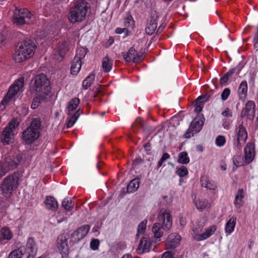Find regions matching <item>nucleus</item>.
Here are the masks:
<instances>
[{
  "instance_id": "obj_8",
  "label": "nucleus",
  "mask_w": 258,
  "mask_h": 258,
  "mask_svg": "<svg viewBox=\"0 0 258 258\" xmlns=\"http://www.w3.org/2000/svg\"><path fill=\"white\" fill-rule=\"evenodd\" d=\"M69 235L64 233L58 236L57 239V247L61 254L62 258H67L69 254V247L68 239Z\"/></svg>"
},
{
  "instance_id": "obj_12",
  "label": "nucleus",
  "mask_w": 258,
  "mask_h": 258,
  "mask_svg": "<svg viewBox=\"0 0 258 258\" xmlns=\"http://www.w3.org/2000/svg\"><path fill=\"white\" fill-rule=\"evenodd\" d=\"M255 105L253 101H247L240 112V117H246L247 119L253 120L255 116Z\"/></svg>"
},
{
  "instance_id": "obj_37",
  "label": "nucleus",
  "mask_w": 258,
  "mask_h": 258,
  "mask_svg": "<svg viewBox=\"0 0 258 258\" xmlns=\"http://www.w3.org/2000/svg\"><path fill=\"white\" fill-rule=\"evenodd\" d=\"M213 92V90H211L210 93H206L204 95H201L198 97L195 101V103H201L203 104L204 102L207 101L209 100V98L211 97Z\"/></svg>"
},
{
  "instance_id": "obj_10",
  "label": "nucleus",
  "mask_w": 258,
  "mask_h": 258,
  "mask_svg": "<svg viewBox=\"0 0 258 258\" xmlns=\"http://www.w3.org/2000/svg\"><path fill=\"white\" fill-rule=\"evenodd\" d=\"M159 15L156 11H151L149 18L147 19V26L145 29L146 33L147 35L153 34L157 27V21Z\"/></svg>"
},
{
  "instance_id": "obj_34",
  "label": "nucleus",
  "mask_w": 258,
  "mask_h": 258,
  "mask_svg": "<svg viewBox=\"0 0 258 258\" xmlns=\"http://www.w3.org/2000/svg\"><path fill=\"white\" fill-rule=\"evenodd\" d=\"M80 103V99L78 98H74L71 99L69 102L68 109L69 112L74 111L78 107Z\"/></svg>"
},
{
  "instance_id": "obj_26",
  "label": "nucleus",
  "mask_w": 258,
  "mask_h": 258,
  "mask_svg": "<svg viewBox=\"0 0 258 258\" xmlns=\"http://www.w3.org/2000/svg\"><path fill=\"white\" fill-rule=\"evenodd\" d=\"M247 139V133L245 127L243 126L242 123L239 125V131L237 135V140H241L245 142Z\"/></svg>"
},
{
  "instance_id": "obj_9",
  "label": "nucleus",
  "mask_w": 258,
  "mask_h": 258,
  "mask_svg": "<svg viewBox=\"0 0 258 258\" xmlns=\"http://www.w3.org/2000/svg\"><path fill=\"white\" fill-rule=\"evenodd\" d=\"M90 229L89 225H84L74 231L71 235L70 244L73 245L79 242L88 233Z\"/></svg>"
},
{
  "instance_id": "obj_1",
  "label": "nucleus",
  "mask_w": 258,
  "mask_h": 258,
  "mask_svg": "<svg viewBox=\"0 0 258 258\" xmlns=\"http://www.w3.org/2000/svg\"><path fill=\"white\" fill-rule=\"evenodd\" d=\"M89 8V4L85 0H76L70 9L68 15L69 21L72 24L83 21Z\"/></svg>"
},
{
  "instance_id": "obj_35",
  "label": "nucleus",
  "mask_w": 258,
  "mask_h": 258,
  "mask_svg": "<svg viewBox=\"0 0 258 258\" xmlns=\"http://www.w3.org/2000/svg\"><path fill=\"white\" fill-rule=\"evenodd\" d=\"M36 97L33 99L31 104V108L33 109H36L41 103L42 101H44L46 97H41L40 94H36Z\"/></svg>"
},
{
  "instance_id": "obj_54",
  "label": "nucleus",
  "mask_w": 258,
  "mask_h": 258,
  "mask_svg": "<svg viewBox=\"0 0 258 258\" xmlns=\"http://www.w3.org/2000/svg\"><path fill=\"white\" fill-rule=\"evenodd\" d=\"M195 111L197 113H200L201 111H202L203 108L204 107V105L201 103H195Z\"/></svg>"
},
{
  "instance_id": "obj_3",
  "label": "nucleus",
  "mask_w": 258,
  "mask_h": 258,
  "mask_svg": "<svg viewBox=\"0 0 258 258\" xmlns=\"http://www.w3.org/2000/svg\"><path fill=\"white\" fill-rule=\"evenodd\" d=\"M31 83V90L36 94H40L41 97H46L51 91L50 81L43 73L36 75Z\"/></svg>"
},
{
  "instance_id": "obj_36",
  "label": "nucleus",
  "mask_w": 258,
  "mask_h": 258,
  "mask_svg": "<svg viewBox=\"0 0 258 258\" xmlns=\"http://www.w3.org/2000/svg\"><path fill=\"white\" fill-rule=\"evenodd\" d=\"M74 206V203L68 198H65L62 202L61 206L68 211H71Z\"/></svg>"
},
{
  "instance_id": "obj_13",
  "label": "nucleus",
  "mask_w": 258,
  "mask_h": 258,
  "mask_svg": "<svg viewBox=\"0 0 258 258\" xmlns=\"http://www.w3.org/2000/svg\"><path fill=\"white\" fill-rule=\"evenodd\" d=\"M244 162L249 164L252 162L255 156L254 145L252 143H248L244 148Z\"/></svg>"
},
{
  "instance_id": "obj_21",
  "label": "nucleus",
  "mask_w": 258,
  "mask_h": 258,
  "mask_svg": "<svg viewBox=\"0 0 258 258\" xmlns=\"http://www.w3.org/2000/svg\"><path fill=\"white\" fill-rule=\"evenodd\" d=\"M47 209L53 211H56L58 207V204L56 200L51 196H47L44 201Z\"/></svg>"
},
{
  "instance_id": "obj_20",
  "label": "nucleus",
  "mask_w": 258,
  "mask_h": 258,
  "mask_svg": "<svg viewBox=\"0 0 258 258\" xmlns=\"http://www.w3.org/2000/svg\"><path fill=\"white\" fill-rule=\"evenodd\" d=\"M81 58L76 56L72 61L71 73L73 75H76L81 69Z\"/></svg>"
},
{
  "instance_id": "obj_63",
  "label": "nucleus",
  "mask_w": 258,
  "mask_h": 258,
  "mask_svg": "<svg viewBox=\"0 0 258 258\" xmlns=\"http://www.w3.org/2000/svg\"><path fill=\"white\" fill-rule=\"evenodd\" d=\"M107 42L109 45H111L114 42V39L113 37H110L108 40Z\"/></svg>"
},
{
  "instance_id": "obj_11",
  "label": "nucleus",
  "mask_w": 258,
  "mask_h": 258,
  "mask_svg": "<svg viewBox=\"0 0 258 258\" xmlns=\"http://www.w3.org/2000/svg\"><path fill=\"white\" fill-rule=\"evenodd\" d=\"M23 160V157L21 153L16 154L13 157L6 158L3 162L1 163L9 171L10 170H13L16 168L19 164Z\"/></svg>"
},
{
  "instance_id": "obj_38",
  "label": "nucleus",
  "mask_w": 258,
  "mask_h": 258,
  "mask_svg": "<svg viewBox=\"0 0 258 258\" xmlns=\"http://www.w3.org/2000/svg\"><path fill=\"white\" fill-rule=\"evenodd\" d=\"M17 11V13L18 14L20 15V16L24 17L28 19H30L32 16L31 12L29 11L27 9H16L15 11Z\"/></svg>"
},
{
  "instance_id": "obj_19",
  "label": "nucleus",
  "mask_w": 258,
  "mask_h": 258,
  "mask_svg": "<svg viewBox=\"0 0 258 258\" xmlns=\"http://www.w3.org/2000/svg\"><path fill=\"white\" fill-rule=\"evenodd\" d=\"M68 50V48L66 42L59 44L57 51L55 53L54 58L58 62L61 61L63 59L65 54Z\"/></svg>"
},
{
  "instance_id": "obj_58",
  "label": "nucleus",
  "mask_w": 258,
  "mask_h": 258,
  "mask_svg": "<svg viewBox=\"0 0 258 258\" xmlns=\"http://www.w3.org/2000/svg\"><path fill=\"white\" fill-rule=\"evenodd\" d=\"M144 162V160L141 158L136 159L133 162V166L135 167L137 165L142 163Z\"/></svg>"
},
{
  "instance_id": "obj_33",
  "label": "nucleus",
  "mask_w": 258,
  "mask_h": 258,
  "mask_svg": "<svg viewBox=\"0 0 258 258\" xmlns=\"http://www.w3.org/2000/svg\"><path fill=\"white\" fill-rule=\"evenodd\" d=\"M189 158L186 152H182L179 154L178 162L182 164H186L189 162Z\"/></svg>"
},
{
  "instance_id": "obj_7",
  "label": "nucleus",
  "mask_w": 258,
  "mask_h": 258,
  "mask_svg": "<svg viewBox=\"0 0 258 258\" xmlns=\"http://www.w3.org/2000/svg\"><path fill=\"white\" fill-rule=\"evenodd\" d=\"M19 176L17 173H13L6 177L1 185V190L4 194H11L18 186Z\"/></svg>"
},
{
  "instance_id": "obj_52",
  "label": "nucleus",
  "mask_w": 258,
  "mask_h": 258,
  "mask_svg": "<svg viewBox=\"0 0 258 258\" xmlns=\"http://www.w3.org/2000/svg\"><path fill=\"white\" fill-rule=\"evenodd\" d=\"M144 58V54L143 53L139 54L137 52V55L136 56L135 59H133V62L135 63H139L142 61Z\"/></svg>"
},
{
  "instance_id": "obj_64",
  "label": "nucleus",
  "mask_w": 258,
  "mask_h": 258,
  "mask_svg": "<svg viewBox=\"0 0 258 258\" xmlns=\"http://www.w3.org/2000/svg\"><path fill=\"white\" fill-rule=\"evenodd\" d=\"M122 258H133L131 254L127 253L123 255Z\"/></svg>"
},
{
  "instance_id": "obj_57",
  "label": "nucleus",
  "mask_w": 258,
  "mask_h": 258,
  "mask_svg": "<svg viewBox=\"0 0 258 258\" xmlns=\"http://www.w3.org/2000/svg\"><path fill=\"white\" fill-rule=\"evenodd\" d=\"M222 114L226 117H231L232 116V112L228 108H226Z\"/></svg>"
},
{
  "instance_id": "obj_62",
  "label": "nucleus",
  "mask_w": 258,
  "mask_h": 258,
  "mask_svg": "<svg viewBox=\"0 0 258 258\" xmlns=\"http://www.w3.org/2000/svg\"><path fill=\"white\" fill-rule=\"evenodd\" d=\"M126 193H127V190L126 189V190H125V188H122V190L120 191V196H121V197H123V196L125 194H126Z\"/></svg>"
},
{
  "instance_id": "obj_17",
  "label": "nucleus",
  "mask_w": 258,
  "mask_h": 258,
  "mask_svg": "<svg viewBox=\"0 0 258 258\" xmlns=\"http://www.w3.org/2000/svg\"><path fill=\"white\" fill-rule=\"evenodd\" d=\"M205 118L203 114H199L197 117H195L194 121H192L190 125V127L195 132H199L202 126L204 124V121Z\"/></svg>"
},
{
  "instance_id": "obj_41",
  "label": "nucleus",
  "mask_w": 258,
  "mask_h": 258,
  "mask_svg": "<svg viewBox=\"0 0 258 258\" xmlns=\"http://www.w3.org/2000/svg\"><path fill=\"white\" fill-rule=\"evenodd\" d=\"M176 173L180 177H182L187 175L188 170L185 166H181L180 167L177 169Z\"/></svg>"
},
{
  "instance_id": "obj_22",
  "label": "nucleus",
  "mask_w": 258,
  "mask_h": 258,
  "mask_svg": "<svg viewBox=\"0 0 258 258\" xmlns=\"http://www.w3.org/2000/svg\"><path fill=\"white\" fill-rule=\"evenodd\" d=\"M244 197V191L243 189H239L235 195L234 205L236 208L240 209L243 205V198Z\"/></svg>"
},
{
  "instance_id": "obj_28",
  "label": "nucleus",
  "mask_w": 258,
  "mask_h": 258,
  "mask_svg": "<svg viewBox=\"0 0 258 258\" xmlns=\"http://www.w3.org/2000/svg\"><path fill=\"white\" fill-rule=\"evenodd\" d=\"M113 60L107 56L103 58L102 60V68L105 72H109L112 67Z\"/></svg>"
},
{
  "instance_id": "obj_30",
  "label": "nucleus",
  "mask_w": 258,
  "mask_h": 258,
  "mask_svg": "<svg viewBox=\"0 0 258 258\" xmlns=\"http://www.w3.org/2000/svg\"><path fill=\"white\" fill-rule=\"evenodd\" d=\"M82 112L79 109L73 115H71L70 118L68 119L67 122V127L68 128L72 127Z\"/></svg>"
},
{
  "instance_id": "obj_60",
  "label": "nucleus",
  "mask_w": 258,
  "mask_h": 258,
  "mask_svg": "<svg viewBox=\"0 0 258 258\" xmlns=\"http://www.w3.org/2000/svg\"><path fill=\"white\" fill-rule=\"evenodd\" d=\"M144 147L145 150L147 152L150 151L151 150V144L149 142H148L145 145H144Z\"/></svg>"
},
{
  "instance_id": "obj_49",
  "label": "nucleus",
  "mask_w": 258,
  "mask_h": 258,
  "mask_svg": "<svg viewBox=\"0 0 258 258\" xmlns=\"http://www.w3.org/2000/svg\"><path fill=\"white\" fill-rule=\"evenodd\" d=\"M244 67V64L240 62L235 68L231 69L229 71H233V75L234 73H236L237 75H239L241 70Z\"/></svg>"
},
{
  "instance_id": "obj_55",
  "label": "nucleus",
  "mask_w": 258,
  "mask_h": 258,
  "mask_svg": "<svg viewBox=\"0 0 258 258\" xmlns=\"http://www.w3.org/2000/svg\"><path fill=\"white\" fill-rule=\"evenodd\" d=\"M194 131H193V130H192L191 127H190L186 131V132L183 135V137L187 139L190 138L191 137V134H192V135L193 136V132Z\"/></svg>"
},
{
  "instance_id": "obj_40",
  "label": "nucleus",
  "mask_w": 258,
  "mask_h": 258,
  "mask_svg": "<svg viewBox=\"0 0 258 258\" xmlns=\"http://www.w3.org/2000/svg\"><path fill=\"white\" fill-rule=\"evenodd\" d=\"M247 84L246 81H243L240 84L239 87V94H243L245 96L247 94Z\"/></svg>"
},
{
  "instance_id": "obj_24",
  "label": "nucleus",
  "mask_w": 258,
  "mask_h": 258,
  "mask_svg": "<svg viewBox=\"0 0 258 258\" xmlns=\"http://www.w3.org/2000/svg\"><path fill=\"white\" fill-rule=\"evenodd\" d=\"M124 60L126 62L133 61L136 56L137 55V52L134 47H131L126 53L122 54Z\"/></svg>"
},
{
  "instance_id": "obj_44",
  "label": "nucleus",
  "mask_w": 258,
  "mask_h": 258,
  "mask_svg": "<svg viewBox=\"0 0 258 258\" xmlns=\"http://www.w3.org/2000/svg\"><path fill=\"white\" fill-rule=\"evenodd\" d=\"M170 157V156L169 154L167 153H165L163 154L162 156L161 157V159L158 162L157 164V168L160 167L162 165L163 162H164L167 159H169Z\"/></svg>"
},
{
  "instance_id": "obj_2",
  "label": "nucleus",
  "mask_w": 258,
  "mask_h": 258,
  "mask_svg": "<svg viewBox=\"0 0 258 258\" xmlns=\"http://www.w3.org/2000/svg\"><path fill=\"white\" fill-rule=\"evenodd\" d=\"M13 59L17 62H21L33 56L37 47L35 42L31 39L25 40L18 44Z\"/></svg>"
},
{
  "instance_id": "obj_23",
  "label": "nucleus",
  "mask_w": 258,
  "mask_h": 258,
  "mask_svg": "<svg viewBox=\"0 0 258 258\" xmlns=\"http://www.w3.org/2000/svg\"><path fill=\"white\" fill-rule=\"evenodd\" d=\"M216 229L215 225L209 227L204 233L198 236L197 240L200 241L208 238L214 233Z\"/></svg>"
},
{
  "instance_id": "obj_32",
  "label": "nucleus",
  "mask_w": 258,
  "mask_h": 258,
  "mask_svg": "<svg viewBox=\"0 0 258 258\" xmlns=\"http://www.w3.org/2000/svg\"><path fill=\"white\" fill-rule=\"evenodd\" d=\"M95 79V75L93 74L88 76L83 82L82 86L85 89H87L93 84Z\"/></svg>"
},
{
  "instance_id": "obj_53",
  "label": "nucleus",
  "mask_w": 258,
  "mask_h": 258,
  "mask_svg": "<svg viewBox=\"0 0 258 258\" xmlns=\"http://www.w3.org/2000/svg\"><path fill=\"white\" fill-rule=\"evenodd\" d=\"M8 172L3 164L0 162V178H1L5 174Z\"/></svg>"
},
{
  "instance_id": "obj_4",
  "label": "nucleus",
  "mask_w": 258,
  "mask_h": 258,
  "mask_svg": "<svg viewBox=\"0 0 258 258\" xmlns=\"http://www.w3.org/2000/svg\"><path fill=\"white\" fill-rule=\"evenodd\" d=\"M158 219V221L161 222L162 223L160 222L155 223L153 225L152 231L154 233L155 237L159 238L163 235L161 229L169 230L172 227V220L169 213L163 209L161 210Z\"/></svg>"
},
{
  "instance_id": "obj_27",
  "label": "nucleus",
  "mask_w": 258,
  "mask_h": 258,
  "mask_svg": "<svg viewBox=\"0 0 258 258\" xmlns=\"http://www.w3.org/2000/svg\"><path fill=\"white\" fill-rule=\"evenodd\" d=\"M25 17L20 16L16 11H14V15L12 17L13 22L17 25H22L26 23Z\"/></svg>"
},
{
  "instance_id": "obj_31",
  "label": "nucleus",
  "mask_w": 258,
  "mask_h": 258,
  "mask_svg": "<svg viewBox=\"0 0 258 258\" xmlns=\"http://www.w3.org/2000/svg\"><path fill=\"white\" fill-rule=\"evenodd\" d=\"M25 248L20 247L12 251L9 255L8 258H21L24 254Z\"/></svg>"
},
{
  "instance_id": "obj_51",
  "label": "nucleus",
  "mask_w": 258,
  "mask_h": 258,
  "mask_svg": "<svg viewBox=\"0 0 258 258\" xmlns=\"http://www.w3.org/2000/svg\"><path fill=\"white\" fill-rule=\"evenodd\" d=\"M230 93V90L229 88H225L221 94V99L223 101L226 100Z\"/></svg>"
},
{
  "instance_id": "obj_59",
  "label": "nucleus",
  "mask_w": 258,
  "mask_h": 258,
  "mask_svg": "<svg viewBox=\"0 0 258 258\" xmlns=\"http://www.w3.org/2000/svg\"><path fill=\"white\" fill-rule=\"evenodd\" d=\"M125 31H127L128 30L126 28H117L116 29L115 32L117 34H121L122 33H123Z\"/></svg>"
},
{
  "instance_id": "obj_39",
  "label": "nucleus",
  "mask_w": 258,
  "mask_h": 258,
  "mask_svg": "<svg viewBox=\"0 0 258 258\" xmlns=\"http://www.w3.org/2000/svg\"><path fill=\"white\" fill-rule=\"evenodd\" d=\"M233 75V71H229L220 80V84L221 86L225 85L228 82L230 77Z\"/></svg>"
},
{
  "instance_id": "obj_6",
  "label": "nucleus",
  "mask_w": 258,
  "mask_h": 258,
  "mask_svg": "<svg viewBox=\"0 0 258 258\" xmlns=\"http://www.w3.org/2000/svg\"><path fill=\"white\" fill-rule=\"evenodd\" d=\"M18 125L19 122L14 119L4 128L0 136L1 142L4 146L10 145L13 142L14 130Z\"/></svg>"
},
{
  "instance_id": "obj_50",
  "label": "nucleus",
  "mask_w": 258,
  "mask_h": 258,
  "mask_svg": "<svg viewBox=\"0 0 258 258\" xmlns=\"http://www.w3.org/2000/svg\"><path fill=\"white\" fill-rule=\"evenodd\" d=\"M163 199L165 200V201H161L160 203L161 207L164 205H168L172 201V199L171 197L168 198L167 196H163Z\"/></svg>"
},
{
  "instance_id": "obj_5",
  "label": "nucleus",
  "mask_w": 258,
  "mask_h": 258,
  "mask_svg": "<svg viewBox=\"0 0 258 258\" xmlns=\"http://www.w3.org/2000/svg\"><path fill=\"white\" fill-rule=\"evenodd\" d=\"M41 121L39 118H33L30 125L22 133V139L28 145L32 144L40 136Z\"/></svg>"
},
{
  "instance_id": "obj_61",
  "label": "nucleus",
  "mask_w": 258,
  "mask_h": 258,
  "mask_svg": "<svg viewBox=\"0 0 258 258\" xmlns=\"http://www.w3.org/2000/svg\"><path fill=\"white\" fill-rule=\"evenodd\" d=\"M165 27V26L163 25V24H161L158 28L157 29V33H160L162 32V31L163 30L164 28Z\"/></svg>"
},
{
  "instance_id": "obj_48",
  "label": "nucleus",
  "mask_w": 258,
  "mask_h": 258,
  "mask_svg": "<svg viewBox=\"0 0 258 258\" xmlns=\"http://www.w3.org/2000/svg\"><path fill=\"white\" fill-rule=\"evenodd\" d=\"M225 143V138L223 136H219L216 139V144L218 146H223Z\"/></svg>"
},
{
  "instance_id": "obj_42",
  "label": "nucleus",
  "mask_w": 258,
  "mask_h": 258,
  "mask_svg": "<svg viewBox=\"0 0 258 258\" xmlns=\"http://www.w3.org/2000/svg\"><path fill=\"white\" fill-rule=\"evenodd\" d=\"M208 205V201L207 200H200L196 203V206L198 209L203 210Z\"/></svg>"
},
{
  "instance_id": "obj_56",
  "label": "nucleus",
  "mask_w": 258,
  "mask_h": 258,
  "mask_svg": "<svg viewBox=\"0 0 258 258\" xmlns=\"http://www.w3.org/2000/svg\"><path fill=\"white\" fill-rule=\"evenodd\" d=\"M161 258H174V257L170 251H167L162 254Z\"/></svg>"
},
{
  "instance_id": "obj_14",
  "label": "nucleus",
  "mask_w": 258,
  "mask_h": 258,
  "mask_svg": "<svg viewBox=\"0 0 258 258\" xmlns=\"http://www.w3.org/2000/svg\"><path fill=\"white\" fill-rule=\"evenodd\" d=\"M151 246V242L149 238L143 237L140 240L137 248L138 254H142L145 251H149Z\"/></svg>"
},
{
  "instance_id": "obj_43",
  "label": "nucleus",
  "mask_w": 258,
  "mask_h": 258,
  "mask_svg": "<svg viewBox=\"0 0 258 258\" xmlns=\"http://www.w3.org/2000/svg\"><path fill=\"white\" fill-rule=\"evenodd\" d=\"M2 234L5 239H10L12 237V234L8 228H3L2 230Z\"/></svg>"
},
{
  "instance_id": "obj_18",
  "label": "nucleus",
  "mask_w": 258,
  "mask_h": 258,
  "mask_svg": "<svg viewBox=\"0 0 258 258\" xmlns=\"http://www.w3.org/2000/svg\"><path fill=\"white\" fill-rule=\"evenodd\" d=\"M200 181L202 187H205L212 190H215L217 188L216 183L214 181L210 180L209 177L207 175L202 176Z\"/></svg>"
},
{
  "instance_id": "obj_47",
  "label": "nucleus",
  "mask_w": 258,
  "mask_h": 258,
  "mask_svg": "<svg viewBox=\"0 0 258 258\" xmlns=\"http://www.w3.org/2000/svg\"><path fill=\"white\" fill-rule=\"evenodd\" d=\"M146 220L143 221L139 224L137 230L138 233H143L145 232L146 228Z\"/></svg>"
},
{
  "instance_id": "obj_29",
  "label": "nucleus",
  "mask_w": 258,
  "mask_h": 258,
  "mask_svg": "<svg viewBox=\"0 0 258 258\" xmlns=\"http://www.w3.org/2000/svg\"><path fill=\"white\" fill-rule=\"evenodd\" d=\"M236 218L235 217H231L227 222L225 226V231L231 233L233 230L236 224Z\"/></svg>"
},
{
  "instance_id": "obj_16",
  "label": "nucleus",
  "mask_w": 258,
  "mask_h": 258,
  "mask_svg": "<svg viewBox=\"0 0 258 258\" xmlns=\"http://www.w3.org/2000/svg\"><path fill=\"white\" fill-rule=\"evenodd\" d=\"M37 246L33 238L30 237L28 239L27 244L26 248L25 251H27L28 253L27 258H34L37 252Z\"/></svg>"
},
{
  "instance_id": "obj_46",
  "label": "nucleus",
  "mask_w": 258,
  "mask_h": 258,
  "mask_svg": "<svg viewBox=\"0 0 258 258\" xmlns=\"http://www.w3.org/2000/svg\"><path fill=\"white\" fill-rule=\"evenodd\" d=\"M100 244V241L98 239H93L90 242V247L93 250H97Z\"/></svg>"
},
{
  "instance_id": "obj_15",
  "label": "nucleus",
  "mask_w": 258,
  "mask_h": 258,
  "mask_svg": "<svg viewBox=\"0 0 258 258\" xmlns=\"http://www.w3.org/2000/svg\"><path fill=\"white\" fill-rule=\"evenodd\" d=\"M181 240V236L177 233H172L170 234L167 239L166 242L168 245V248L174 249L179 244Z\"/></svg>"
},
{
  "instance_id": "obj_45",
  "label": "nucleus",
  "mask_w": 258,
  "mask_h": 258,
  "mask_svg": "<svg viewBox=\"0 0 258 258\" xmlns=\"http://www.w3.org/2000/svg\"><path fill=\"white\" fill-rule=\"evenodd\" d=\"M134 23V21L132 16H128L126 18L124 22V24L126 27L133 28Z\"/></svg>"
},
{
  "instance_id": "obj_25",
  "label": "nucleus",
  "mask_w": 258,
  "mask_h": 258,
  "mask_svg": "<svg viewBox=\"0 0 258 258\" xmlns=\"http://www.w3.org/2000/svg\"><path fill=\"white\" fill-rule=\"evenodd\" d=\"M140 183L139 178H135L132 180L126 187L127 193L134 192L136 191L139 187Z\"/></svg>"
}]
</instances>
